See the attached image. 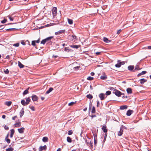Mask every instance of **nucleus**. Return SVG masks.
Returning a JSON list of instances; mask_svg holds the SVG:
<instances>
[{"label":"nucleus","instance_id":"obj_1","mask_svg":"<svg viewBox=\"0 0 151 151\" xmlns=\"http://www.w3.org/2000/svg\"><path fill=\"white\" fill-rule=\"evenodd\" d=\"M114 92H113V93H114L118 97H120L122 93L119 91L116 90H114Z\"/></svg>","mask_w":151,"mask_h":151},{"label":"nucleus","instance_id":"obj_2","mask_svg":"<svg viewBox=\"0 0 151 151\" xmlns=\"http://www.w3.org/2000/svg\"><path fill=\"white\" fill-rule=\"evenodd\" d=\"M57 12V8L56 7H53L52 10V13L53 16L56 15Z\"/></svg>","mask_w":151,"mask_h":151},{"label":"nucleus","instance_id":"obj_3","mask_svg":"<svg viewBox=\"0 0 151 151\" xmlns=\"http://www.w3.org/2000/svg\"><path fill=\"white\" fill-rule=\"evenodd\" d=\"M69 37L70 40L73 41V42L75 41L76 40V37L75 35H70L69 36Z\"/></svg>","mask_w":151,"mask_h":151},{"label":"nucleus","instance_id":"obj_4","mask_svg":"<svg viewBox=\"0 0 151 151\" xmlns=\"http://www.w3.org/2000/svg\"><path fill=\"white\" fill-rule=\"evenodd\" d=\"M47 149V146L45 145L44 146H40L39 148V151H42L43 150H46Z\"/></svg>","mask_w":151,"mask_h":151},{"label":"nucleus","instance_id":"obj_5","mask_svg":"<svg viewBox=\"0 0 151 151\" xmlns=\"http://www.w3.org/2000/svg\"><path fill=\"white\" fill-rule=\"evenodd\" d=\"M99 97L101 100H104L105 98V94L103 93H101L99 95Z\"/></svg>","mask_w":151,"mask_h":151},{"label":"nucleus","instance_id":"obj_6","mask_svg":"<svg viewBox=\"0 0 151 151\" xmlns=\"http://www.w3.org/2000/svg\"><path fill=\"white\" fill-rule=\"evenodd\" d=\"M32 100L33 101H36L38 100V98L37 96L35 95H33L32 97Z\"/></svg>","mask_w":151,"mask_h":151},{"label":"nucleus","instance_id":"obj_7","mask_svg":"<svg viewBox=\"0 0 151 151\" xmlns=\"http://www.w3.org/2000/svg\"><path fill=\"white\" fill-rule=\"evenodd\" d=\"M65 29L60 30L59 31H58L57 32H55V34L56 35H59L60 34H62V33H64L65 32Z\"/></svg>","mask_w":151,"mask_h":151},{"label":"nucleus","instance_id":"obj_8","mask_svg":"<svg viewBox=\"0 0 151 151\" xmlns=\"http://www.w3.org/2000/svg\"><path fill=\"white\" fill-rule=\"evenodd\" d=\"M24 129H25L24 128L22 127L18 129V130L20 133L22 134L24 132Z\"/></svg>","mask_w":151,"mask_h":151},{"label":"nucleus","instance_id":"obj_9","mask_svg":"<svg viewBox=\"0 0 151 151\" xmlns=\"http://www.w3.org/2000/svg\"><path fill=\"white\" fill-rule=\"evenodd\" d=\"M123 130L120 127V130L118 132V135L119 136H121L123 134Z\"/></svg>","mask_w":151,"mask_h":151},{"label":"nucleus","instance_id":"obj_10","mask_svg":"<svg viewBox=\"0 0 151 151\" xmlns=\"http://www.w3.org/2000/svg\"><path fill=\"white\" fill-rule=\"evenodd\" d=\"M101 129L104 132L106 133L107 132V129H106V125L103 126Z\"/></svg>","mask_w":151,"mask_h":151},{"label":"nucleus","instance_id":"obj_11","mask_svg":"<svg viewBox=\"0 0 151 151\" xmlns=\"http://www.w3.org/2000/svg\"><path fill=\"white\" fill-rule=\"evenodd\" d=\"M134 68V66L133 65H129L128 67V70L130 71H133V72Z\"/></svg>","mask_w":151,"mask_h":151},{"label":"nucleus","instance_id":"obj_12","mask_svg":"<svg viewBox=\"0 0 151 151\" xmlns=\"http://www.w3.org/2000/svg\"><path fill=\"white\" fill-rule=\"evenodd\" d=\"M14 125L15 127H19L21 126V123L20 122H16V123L14 124Z\"/></svg>","mask_w":151,"mask_h":151},{"label":"nucleus","instance_id":"obj_13","mask_svg":"<svg viewBox=\"0 0 151 151\" xmlns=\"http://www.w3.org/2000/svg\"><path fill=\"white\" fill-rule=\"evenodd\" d=\"M133 112L132 110H128V111H127V115L128 116H130L131 115L132 113V112Z\"/></svg>","mask_w":151,"mask_h":151},{"label":"nucleus","instance_id":"obj_14","mask_svg":"<svg viewBox=\"0 0 151 151\" xmlns=\"http://www.w3.org/2000/svg\"><path fill=\"white\" fill-rule=\"evenodd\" d=\"M26 101L25 102V104H26V105H27L29 103V102L31 100L30 97H29L27 98L26 99Z\"/></svg>","mask_w":151,"mask_h":151},{"label":"nucleus","instance_id":"obj_15","mask_svg":"<svg viewBox=\"0 0 151 151\" xmlns=\"http://www.w3.org/2000/svg\"><path fill=\"white\" fill-rule=\"evenodd\" d=\"M19 113L20 115V117H22L24 113V109L23 108H22V109L21 110Z\"/></svg>","mask_w":151,"mask_h":151},{"label":"nucleus","instance_id":"obj_16","mask_svg":"<svg viewBox=\"0 0 151 151\" xmlns=\"http://www.w3.org/2000/svg\"><path fill=\"white\" fill-rule=\"evenodd\" d=\"M127 91L128 94H131L132 93V89L130 88H128L127 89Z\"/></svg>","mask_w":151,"mask_h":151},{"label":"nucleus","instance_id":"obj_17","mask_svg":"<svg viewBox=\"0 0 151 151\" xmlns=\"http://www.w3.org/2000/svg\"><path fill=\"white\" fill-rule=\"evenodd\" d=\"M80 45H70V47L71 48H76V49H78V48L80 47Z\"/></svg>","mask_w":151,"mask_h":151},{"label":"nucleus","instance_id":"obj_18","mask_svg":"<svg viewBox=\"0 0 151 151\" xmlns=\"http://www.w3.org/2000/svg\"><path fill=\"white\" fill-rule=\"evenodd\" d=\"M127 108V106L126 105L122 106L120 107V109L121 110H124L126 109Z\"/></svg>","mask_w":151,"mask_h":151},{"label":"nucleus","instance_id":"obj_19","mask_svg":"<svg viewBox=\"0 0 151 151\" xmlns=\"http://www.w3.org/2000/svg\"><path fill=\"white\" fill-rule=\"evenodd\" d=\"M53 90V88L52 87H50L49 88V89L45 93L46 94H48L51 92Z\"/></svg>","mask_w":151,"mask_h":151},{"label":"nucleus","instance_id":"obj_20","mask_svg":"<svg viewBox=\"0 0 151 151\" xmlns=\"http://www.w3.org/2000/svg\"><path fill=\"white\" fill-rule=\"evenodd\" d=\"M147 73L146 71H143L142 72L139 73L137 75L138 77H139Z\"/></svg>","mask_w":151,"mask_h":151},{"label":"nucleus","instance_id":"obj_21","mask_svg":"<svg viewBox=\"0 0 151 151\" xmlns=\"http://www.w3.org/2000/svg\"><path fill=\"white\" fill-rule=\"evenodd\" d=\"M140 83L141 84H143L145 82H146L147 81L145 79L142 78L140 80Z\"/></svg>","mask_w":151,"mask_h":151},{"label":"nucleus","instance_id":"obj_22","mask_svg":"<svg viewBox=\"0 0 151 151\" xmlns=\"http://www.w3.org/2000/svg\"><path fill=\"white\" fill-rule=\"evenodd\" d=\"M120 62V60H118L117 61L118 63L115 65V66L117 68H119L121 67V65L119 63Z\"/></svg>","mask_w":151,"mask_h":151},{"label":"nucleus","instance_id":"obj_23","mask_svg":"<svg viewBox=\"0 0 151 151\" xmlns=\"http://www.w3.org/2000/svg\"><path fill=\"white\" fill-rule=\"evenodd\" d=\"M12 104V102L11 101H6L5 103V105L9 106H10Z\"/></svg>","mask_w":151,"mask_h":151},{"label":"nucleus","instance_id":"obj_24","mask_svg":"<svg viewBox=\"0 0 151 151\" xmlns=\"http://www.w3.org/2000/svg\"><path fill=\"white\" fill-rule=\"evenodd\" d=\"M18 66L20 68H22L24 67V65L22 64V63L20 61H18Z\"/></svg>","mask_w":151,"mask_h":151},{"label":"nucleus","instance_id":"obj_25","mask_svg":"<svg viewBox=\"0 0 151 151\" xmlns=\"http://www.w3.org/2000/svg\"><path fill=\"white\" fill-rule=\"evenodd\" d=\"M42 140L44 142H47L48 141V138L47 137H45L43 138Z\"/></svg>","mask_w":151,"mask_h":151},{"label":"nucleus","instance_id":"obj_26","mask_svg":"<svg viewBox=\"0 0 151 151\" xmlns=\"http://www.w3.org/2000/svg\"><path fill=\"white\" fill-rule=\"evenodd\" d=\"M141 68H139V66L138 65H136L134 69V70H133V72H134L135 70H138L140 69H141Z\"/></svg>","mask_w":151,"mask_h":151},{"label":"nucleus","instance_id":"obj_27","mask_svg":"<svg viewBox=\"0 0 151 151\" xmlns=\"http://www.w3.org/2000/svg\"><path fill=\"white\" fill-rule=\"evenodd\" d=\"M103 40L104 42L106 43H108L110 42V41L106 37H104Z\"/></svg>","mask_w":151,"mask_h":151},{"label":"nucleus","instance_id":"obj_28","mask_svg":"<svg viewBox=\"0 0 151 151\" xmlns=\"http://www.w3.org/2000/svg\"><path fill=\"white\" fill-rule=\"evenodd\" d=\"M28 90H29V88H28L27 89H26V90H25L23 92V95H25L27 94V93H28V92H29Z\"/></svg>","mask_w":151,"mask_h":151},{"label":"nucleus","instance_id":"obj_29","mask_svg":"<svg viewBox=\"0 0 151 151\" xmlns=\"http://www.w3.org/2000/svg\"><path fill=\"white\" fill-rule=\"evenodd\" d=\"M53 38V37L52 36H50L46 38V39H45L46 40V41L47 42V41H49L50 40Z\"/></svg>","mask_w":151,"mask_h":151},{"label":"nucleus","instance_id":"obj_30","mask_svg":"<svg viewBox=\"0 0 151 151\" xmlns=\"http://www.w3.org/2000/svg\"><path fill=\"white\" fill-rule=\"evenodd\" d=\"M67 140L68 142L71 143L72 142V139L69 137H67Z\"/></svg>","mask_w":151,"mask_h":151},{"label":"nucleus","instance_id":"obj_31","mask_svg":"<svg viewBox=\"0 0 151 151\" xmlns=\"http://www.w3.org/2000/svg\"><path fill=\"white\" fill-rule=\"evenodd\" d=\"M68 23L70 24H73V21L71 19H68Z\"/></svg>","mask_w":151,"mask_h":151},{"label":"nucleus","instance_id":"obj_32","mask_svg":"<svg viewBox=\"0 0 151 151\" xmlns=\"http://www.w3.org/2000/svg\"><path fill=\"white\" fill-rule=\"evenodd\" d=\"M87 97L90 99H92L93 97V96L89 94L88 95H87L86 96Z\"/></svg>","mask_w":151,"mask_h":151},{"label":"nucleus","instance_id":"obj_33","mask_svg":"<svg viewBox=\"0 0 151 151\" xmlns=\"http://www.w3.org/2000/svg\"><path fill=\"white\" fill-rule=\"evenodd\" d=\"M21 103L24 106H25L26 105V104H25V100L24 99H23L21 101Z\"/></svg>","mask_w":151,"mask_h":151},{"label":"nucleus","instance_id":"obj_34","mask_svg":"<svg viewBox=\"0 0 151 151\" xmlns=\"http://www.w3.org/2000/svg\"><path fill=\"white\" fill-rule=\"evenodd\" d=\"M17 29H16V28H9V29H6V30L12 31L17 30Z\"/></svg>","mask_w":151,"mask_h":151},{"label":"nucleus","instance_id":"obj_35","mask_svg":"<svg viewBox=\"0 0 151 151\" xmlns=\"http://www.w3.org/2000/svg\"><path fill=\"white\" fill-rule=\"evenodd\" d=\"M107 78L106 76H101L100 77V78L102 80H105Z\"/></svg>","mask_w":151,"mask_h":151},{"label":"nucleus","instance_id":"obj_36","mask_svg":"<svg viewBox=\"0 0 151 151\" xmlns=\"http://www.w3.org/2000/svg\"><path fill=\"white\" fill-rule=\"evenodd\" d=\"M96 110L95 107L93 106L92 107V110L91 111V113H95Z\"/></svg>","mask_w":151,"mask_h":151},{"label":"nucleus","instance_id":"obj_37","mask_svg":"<svg viewBox=\"0 0 151 151\" xmlns=\"http://www.w3.org/2000/svg\"><path fill=\"white\" fill-rule=\"evenodd\" d=\"M14 150L13 148L12 147H10L6 150V151H13Z\"/></svg>","mask_w":151,"mask_h":151},{"label":"nucleus","instance_id":"obj_38","mask_svg":"<svg viewBox=\"0 0 151 151\" xmlns=\"http://www.w3.org/2000/svg\"><path fill=\"white\" fill-rule=\"evenodd\" d=\"M47 42L45 39L43 40L41 42V43L43 45H44Z\"/></svg>","mask_w":151,"mask_h":151},{"label":"nucleus","instance_id":"obj_39","mask_svg":"<svg viewBox=\"0 0 151 151\" xmlns=\"http://www.w3.org/2000/svg\"><path fill=\"white\" fill-rule=\"evenodd\" d=\"M93 79V78L91 76H89L87 78V79L88 80L91 81Z\"/></svg>","mask_w":151,"mask_h":151},{"label":"nucleus","instance_id":"obj_40","mask_svg":"<svg viewBox=\"0 0 151 151\" xmlns=\"http://www.w3.org/2000/svg\"><path fill=\"white\" fill-rule=\"evenodd\" d=\"M76 103V102H71L70 103L68 104V106H72L73 105V104H75Z\"/></svg>","mask_w":151,"mask_h":151},{"label":"nucleus","instance_id":"obj_41","mask_svg":"<svg viewBox=\"0 0 151 151\" xmlns=\"http://www.w3.org/2000/svg\"><path fill=\"white\" fill-rule=\"evenodd\" d=\"M111 93V92L110 91H107L106 92V94L108 96L110 95Z\"/></svg>","mask_w":151,"mask_h":151},{"label":"nucleus","instance_id":"obj_42","mask_svg":"<svg viewBox=\"0 0 151 151\" xmlns=\"http://www.w3.org/2000/svg\"><path fill=\"white\" fill-rule=\"evenodd\" d=\"M80 68V66H76L74 67L73 70H79Z\"/></svg>","mask_w":151,"mask_h":151},{"label":"nucleus","instance_id":"obj_43","mask_svg":"<svg viewBox=\"0 0 151 151\" xmlns=\"http://www.w3.org/2000/svg\"><path fill=\"white\" fill-rule=\"evenodd\" d=\"M68 134L69 135H71L73 132L71 130H69V131H68Z\"/></svg>","mask_w":151,"mask_h":151},{"label":"nucleus","instance_id":"obj_44","mask_svg":"<svg viewBox=\"0 0 151 151\" xmlns=\"http://www.w3.org/2000/svg\"><path fill=\"white\" fill-rule=\"evenodd\" d=\"M29 107L32 111H34L35 110V108L33 106H29Z\"/></svg>","mask_w":151,"mask_h":151},{"label":"nucleus","instance_id":"obj_45","mask_svg":"<svg viewBox=\"0 0 151 151\" xmlns=\"http://www.w3.org/2000/svg\"><path fill=\"white\" fill-rule=\"evenodd\" d=\"M7 21V19H4L3 20L1 21V22L2 23H5Z\"/></svg>","mask_w":151,"mask_h":151},{"label":"nucleus","instance_id":"obj_46","mask_svg":"<svg viewBox=\"0 0 151 151\" xmlns=\"http://www.w3.org/2000/svg\"><path fill=\"white\" fill-rule=\"evenodd\" d=\"M19 43H17L14 44L13 45L15 47H18L19 46Z\"/></svg>","mask_w":151,"mask_h":151},{"label":"nucleus","instance_id":"obj_47","mask_svg":"<svg viewBox=\"0 0 151 151\" xmlns=\"http://www.w3.org/2000/svg\"><path fill=\"white\" fill-rule=\"evenodd\" d=\"M120 128L124 130V129H126L127 128L124 126L122 125L121 126Z\"/></svg>","mask_w":151,"mask_h":151},{"label":"nucleus","instance_id":"obj_48","mask_svg":"<svg viewBox=\"0 0 151 151\" xmlns=\"http://www.w3.org/2000/svg\"><path fill=\"white\" fill-rule=\"evenodd\" d=\"M35 41H32V45L33 46H35L36 45Z\"/></svg>","mask_w":151,"mask_h":151},{"label":"nucleus","instance_id":"obj_49","mask_svg":"<svg viewBox=\"0 0 151 151\" xmlns=\"http://www.w3.org/2000/svg\"><path fill=\"white\" fill-rule=\"evenodd\" d=\"M11 131V134H13L14 133V129H12L10 130Z\"/></svg>","mask_w":151,"mask_h":151},{"label":"nucleus","instance_id":"obj_50","mask_svg":"<svg viewBox=\"0 0 151 151\" xmlns=\"http://www.w3.org/2000/svg\"><path fill=\"white\" fill-rule=\"evenodd\" d=\"M5 140L6 141V142L8 143H9L10 142V140L9 139H5Z\"/></svg>","mask_w":151,"mask_h":151},{"label":"nucleus","instance_id":"obj_51","mask_svg":"<svg viewBox=\"0 0 151 151\" xmlns=\"http://www.w3.org/2000/svg\"><path fill=\"white\" fill-rule=\"evenodd\" d=\"M4 72L6 74H8L9 72V70L8 69H7L6 70H4Z\"/></svg>","mask_w":151,"mask_h":151},{"label":"nucleus","instance_id":"obj_52","mask_svg":"<svg viewBox=\"0 0 151 151\" xmlns=\"http://www.w3.org/2000/svg\"><path fill=\"white\" fill-rule=\"evenodd\" d=\"M92 107V104L91 102H90V105L89 107V110H91V109Z\"/></svg>","mask_w":151,"mask_h":151},{"label":"nucleus","instance_id":"obj_53","mask_svg":"<svg viewBox=\"0 0 151 151\" xmlns=\"http://www.w3.org/2000/svg\"><path fill=\"white\" fill-rule=\"evenodd\" d=\"M97 143V139H94V144L95 146L96 145Z\"/></svg>","mask_w":151,"mask_h":151},{"label":"nucleus","instance_id":"obj_54","mask_svg":"<svg viewBox=\"0 0 151 151\" xmlns=\"http://www.w3.org/2000/svg\"><path fill=\"white\" fill-rule=\"evenodd\" d=\"M8 17L9 19L10 20L12 21L13 20L14 18L13 17H12L10 16H8Z\"/></svg>","mask_w":151,"mask_h":151},{"label":"nucleus","instance_id":"obj_55","mask_svg":"<svg viewBox=\"0 0 151 151\" xmlns=\"http://www.w3.org/2000/svg\"><path fill=\"white\" fill-rule=\"evenodd\" d=\"M4 128L6 130H8L9 129V127L6 125H5L4 127Z\"/></svg>","mask_w":151,"mask_h":151},{"label":"nucleus","instance_id":"obj_56","mask_svg":"<svg viewBox=\"0 0 151 151\" xmlns=\"http://www.w3.org/2000/svg\"><path fill=\"white\" fill-rule=\"evenodd\" d=\"M121 32V29H120L117 31L116 33L117 34H119V33H120Z\"/></svg>","mask_w":151,"mask_h":151},{"label":"nucleus","instance_id":"obj_57","mask_svg":"<svg viewBox=\"0 0 151 151\" xmlns=\"http://www.w3.org/2000/svg\"><path fill=\"white\" fill-rule=\"evenodd\" d=\"M109 89L111 90H113L114 89V88L112 87H109Z\"/></svg>","mask_w":151,"mask_h":151},{"label":"nucleus","instance_id":"obj_58","mask_svg":"<svg viewBox=\"0 0 151 151\" xmlns=\"http://www.w3.org/2000/svg\"><path fill=\"white\" fill-rule=\"evenodd\" d=\"M120 63V65H123L125 64V62H119Z\"/></svg>","mask_w":151,"mask_h":151},{"label":"nucleus","instance_id":"obj_59","mask_svg":"<svg viewBox=\"0 0 151 151\" xmlns=\"http://www.w3.org/2000/svg\"><path fill=\"white\" fill-rule=\"evenodd\" d=\"M17 118V116H15L12 117V119L13 120H15V119Z\"/></svg>","mask_w":151,"mask_h":151},{"label":"nucleus","instance_id":"obj_60","mask_svg":"<svg viewBox=\"0 0 151 151\" xmlns=\"http://www.w3.org/2000/svg\"><path fill=\"white\" fill-rule=\"evenodd\" d=\"M101 53V52H96V54L97 55H99L100 53Z\"/></svg>","mask_w":151,"mask_h":151},{"label":"nucleus","instance_id":"obj_61","mask_svg":"<svg viewBox=\"0 0 151 151\" xmlns=\"http://www.w3.org/2000/svg\"><path fill=\"white\" fill-rule=\"evenodd\" d=\"M21 43L23 45H25V43L23 41H22L21 42Z\"/></svg>","mask_w":151,"mask_h":151},{"label":"nucleus","instance_id":"obj_62","mask_svg":"<svg viewBox=\"0 0 151 151\" xmlns=\"http://www.w3.org/2000/svg\"><path fill=\"white\" fill-rule=\"evenodd\" d=\"M35 42L37 43H39L40 42V39H39L37 40H35Z\"/></svg>","mask_w":151,"mask_h":151},{"label":"nucleus","instance_id":"obj_63","mask_svg":"<svg viewBox=\"0 0 151 151\" xmlns=\"http://www.w3.org/2000/svg\"><path fill=\"white\" fill-rule=\"evenodd\" d=\"M95 74V73L94 72H92L91 73V75L92 76H93Z\"/></svg>","mask_w":151,"mask_h":151},{"label":"nucleus","instance_id":"obj_64","mask_svg":"<svg viewBox=\"0 0 151 151\" xmlns=\"http://www.w3.org/2000/svg\"><path fill=\"white\" fill-rule=\"evenodd\" d=\"M99 104V101H97V106L98 107Z\"/></svg>","mask_w":151,"mask_h":151}]
</instances>
